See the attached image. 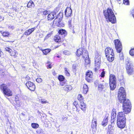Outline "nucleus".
<instances>
[{"label": "nucleus", "instance_id": "obj_1", "mask_svg": "<svg viewBox=\"0 0 134 134\" xmlns=\"http://www.w3.org/2000/svg\"><path fill=\"white\" fill-rule=\"evenodd\" d=\"M125 112L118 113L117 116V123L118 126L121 129L124 128L125 126L126 118L124 114Z\"/></svg>", "mask_w": 134, "mask_h": 134}, {"label": "nucleus", "instance_id": "obj_2", "mask_svg": "<svg viewBox=\"0 0 134 134\" xmlns=\"http://www.w3.org/2000/svg\"><path fill=\"white\" fill-rule=\"evenodd\" d=\"M104 15L107 21L115 23L116 22V19L112 9L108 8L107 10L104 11Z\"/></svg>", "mask_w": 134, "mask_h": 134}, {"label": "nucleus", "instance_id": "obj_3", "mask_svg": "<svg viewBox=\"0 0 134 134\" xmlns=\"http://www.w3.org/2000/svg\"><path fill=\"white\" fill-rule=\"evenodd\" d=\"M126 62V68L127 73L129 75H132L134 73V66L133 65L132 62L127 58Z\"/></svg>", "mask_w": 134, "mask_h": 134}, {"label": "nucleus", "instance_id": "obj_4", "mask_svg": "<svg viewBox=\"0 0 134 134\" xmlns=\"http://www.w3.org/2000/svg\"><path fill=\"white\" fill-rule=\"evenodd\" d=\"M122 109L124 112L126 114L130 113L131 110V104L130 100L128 99H126L122 102Z\"/></svg>", "mask_w": 134, "mask_h": 134}, {"label": "nucleus", "instance_id": "obj_5", "mask_svg": "<svg viewBox=\"0 0 134 134\" xmlns=\"http://www.w3.org/2000/svg\"><path fill=\"white\" fill-rule=\"evenodd\" d=\"M118 97L119 102L122 103L126 99V92L123 87H121L119 90L118 92Z\"/></svg>", "mask_w": 134, "mask_h": 134}, {"label": "nucleus", "instance_id": "obj_6", "mask_svg": "<svg viewBox=\"0 0 134 134\" xmlns=\"http://www.w3.org/2000/svg\"><path fill=\"white\" fill-rule=\"evenodd\" d=\"M100 55L97 53L96 55L95 58V68L96 70H98L99 68L100 64Z\"/></svg>", "mask_w": 134, "mask_h": 134}, {"label": "nucleus", "instance_id": "obj_7", "mask_svg": "<svg viewBox=\"0 0 134 134\" xmlns=\"http://www.w3.org/2000/svg\"><path fill=\"white\" fill-rule=\"evenodd\" d=\"M115 48L118 53L121 52L122 49L121 43L120 41L119 40H116L114 41Z\"/></svg>", "mask_w": 134, "mask_h": 134}, {"label": "nucleus", "instance_id": "obj_8", "mask_svg": "<svg viewBox=\"0 0 134 134\" xmlns=\"http://www.w3.org/2000/svg\"><path fill=\"white\" fill-rule=\"evenodd\" d=\"M93 78V73L92 71H88L86 73L85 79L88 82L92 81Z\"/></svg>", "mask_w": 134, "mask_h": 134}, {"label": "nucleus", "instance_id": "obj_9", "mask_svg": "<svg viewBox=\"0 0 134 134\" xmlns=\"http://www.w3.org/2000/svg\"><path fill=\"white\" fill-rule=\"evenodd\" d=\"M26 85L27 88L30 91H34L35 88V86L34 84L30 81H28L26 83Z\"/></svg>", "mask_w": 134, "mask_h": 134}, {"label": "nucleus", "instance_id": "obj_10", "mask_svg": "<svg viewBox=\"0 0 134 134\" xmlns=\"http://www.w3.org/2000/svg\"><path fill=\"white\" fill-rule=\"evenodd\" d=\"M85 53L86 55H84V54H83V57L85 59V64L86 67L87 66V65H89L90 63V61L89 60L88 54L87 51H85Z\"/></svg>", "mask_w": 134, "mask_h": 134}, {"label": "nucleus", "instance_id": "obj_11", "mask_svg": "<svg viewBox=\"0 0 134 134\" xmlns=\"http://www.w3.org/2000/svg\"><path fill=\"white\" fill-rule=\"evenodd\" d=\"M94 83L96 85H98V88L101 89L105 88V87L107 86L108 85V84L106 83L104 81H103L102 82L99 84L98 83L97 81H96Z\"/></svg>", "mask_w": 134, "mask_h": 134}, {"label": "nucleus", "instance_id": "obj_12", "mask_svg": "<svg viewBox=\"0 0 134 134\" xmlns=\"http://www.w3.org/2000/svg\"><path fill=\"white\" fill-rule=\"evenodd\" d=\"M85 51H87L85 50V49H83L82 48H80L78 49L77 50L76 54L78 57L80 56L81 55H82L83 57V54H84V55H86L85 53Z\"/></svg>", "mask_w": 134, "mask_h": 134}, {"label": "nucleus", "instance_id": "obj_13", "mask_svg": "<svg viewBox=\"0 0 134 134\" xmlns=\"http://www.w3.org/2000/svg\"><path fill=\"white\" fill-rule=\"evenodd\" d=\"M65 15L67 17L70 16L72 14V10L70 7H67L65 11Z\"/></svg>", "mask_w": 134, "mask_h": 134}, {"label": "nucleus", "instance_id": "obj_14", "mask_svg": "<svg viewBox=\"0 0 134 134\" xmlns=\"http://www.w3.org/2000/svg\"><path fill=\"white\" fill-rule=\"evenodd\" d=\"M86 104H85L83 101H81L80 102L79 107L84 112H85L86 111Z\"/></svg>", "mask_w": 134, "mask_h": 134}, {"label": "nucleus", "instance_id": "obj_15", "mask_svg": "<svg viewBox=\"0 0 134 134\" xmlns=\"http://www.w3.org/2000/svg\"><path fill=\"white\" fill-rule=\"evenodd\" d=\"M35 29L36 27H34L26 30L24 33V34L26 36L29 35L31 34Z\"/></svg>", "mask_w": 134, "mask_h": 134}, {"label": "nucleus", "instance_id": "obj_16", "mask_svg": "<svg viewBox=\"0 0 134 134\" xmlns=\"http://www.w3.org/2000/svg\"><path fill=\"white\" fill-rule=\"evenodd\" d=\"M55 14L54 13H51L49 14L47 16V19L48 20H51L53 19L54 17Z\"/></svg>", "mask_w": 134, "mask_h": 134}, {"label": "nucleus", "instance_id": "obj_17", "mask_svg": "<svg viewBox=\"0 0 134 134\" xmlns=\"http://www.w3.org/2000/svg\"><path fill=\"white\" fill-rule=\"evenodd\" d=\"M109 82H116V78L114 75L111 74L109 76Z\"/></svg>", "mask_w": 134, "mask_h": 134}, {"label": "nucleus", "instance_id": "obj_18", "mask_svg": "<svg viewBox=\"0 0 134 134\" xmlns=\"http://www.w3.org/2000/svg\"><path fill=\"white\" fill-rule=\"evenodd\" d=\"M97 121L96 119H93L92 120L91 124V127L93 129H96L97 126Z\"/></svg>", "mask_w": 134, "mask_h": 134}, {"label": "nucleus", "instance_id": "obj_19", "mask_svg": "<svg viewBox=\"0 0 134 134\" xmlns=\"http://www.w3.org/2000/svg\"><path fill=\"white\" fill-rule=\"evenodd\" d=\"M107 60L110 62H112L114 59V54L106 56Z\"/></svg>", "mask_w": 134, "mask_h": 134}, {"label": "nucleus", "instance_id": "obj_20", "mask_svg": "<svg viewBox=\"0 0 134 134\" xmlns=\"http://www.w3.org/2000/svg\"><path fill=\"white\" fill-rule=\"evenodd\" d=\"M116 114L115 109H113L112 110V111L111 113V120H114L115 119L116 117Z\"/></svg>", "mask_w": 134, "mask_h": 134}, {"label": "nucleus", "instance_id": "obj_21", "mask_svg": "<svg viewBox=\"0 0 134 134\" xmlns=\"http://www.w3.org/2000/svg\"><path fill=\"white\" fill-rule=\"evenodd\" d=\"M3 93L5 95H7L8 96H11L12 95L11 91L8 88Z\"/></svg>", "mask_w": 134, "mask_h": 134}, {"label": "nucleus", "instance_id": "obj_22", "mask_svg": "<svg viewBox=\"0 0 134 134\" xmlns=\"http://www.w3.org/2000/svg\"><path fill=\"white\" fill-rule=\"evenodd\" d=\"M116 82H109L111 90H113L115 88L116 86Z\"/></svg>", "mask_w": 134, "mask_h": 134}, {"label": "nucleus", "instance_id": "obj_23", "mask_svg": "<svg viewBox=\"0 0 134 134\" xmlns=\"http://www.w3.org/2000/svg\"><path fill=\"white\" fill-rule=\"evenodd\" d=\"M108 121V116L105 117L102 123V125L103 126H105L107 124Z\"/></svg>", "mask_w": 134, "mask_h": 134}, {"label": "nucleus", "instance_id": "obj_24", "mask_svg": "<svg viewBox=\"0 0 134 134\" xmlns=\"http://www.w3.org/2000/svg\"><path fill=\"white\" fill-rule=\"evenodd\" d=\"M8 88L7 85L5 84H2L0 86V89L3 92V93Z\"/></svg>", "mask_w": 134, "mask_h": 134}, {"label": "nucleus", "instance_id": "obj_25", "mask_svg": "<svg viewBox=\"0 0 134 134\" xmlns=\"http://www.w3.org/2000/svg\"><path fill=\"white\" fill-rule=\"evenodd\" d=\"M83 93L85 94H86L88 90V88L86 84L83 85Z\"/></svg>", "mask_w": 134, "mask_h": 134}, {"label": "nucleus", "instance_id": "obj_26", "mask_svg": "<svg viewBox=\"0 0 134 134\" xmlns=\"http://www.w3.org/2000/svg\"><path fill=\"white\" fill-rule=\"evenodd\" d=\"M58 33L59 35H63V37H64L65 35H66V31L63 29H61L59 30Z\"/></svg>", "mask_w": 134, "mask_h": 134}, {"label": "nucleus", "instance_id": "obj_27", "mask_svg": "<svg viewBox=\"0 0 134 134\" xmlns=\"http://www.w3.org/2000/svg\"><path fill=\"white\" fill-rule=\"evenodd\" d=\"M63 89L65 91L70 90L72 89V87L70 85H65L63 87Z\"/></svg>", "mask_w": 134, "mask_h": 134}, {"label": "nucleus", "instance_id": "obj_28", "mask_svg": "<svg viewBox=\"0 0 134 134\" xmlns=\"http://www.w3.org/2000/svg\"><path fill=\"white\" fill-rule=\"evenodd\" d=\"M54 41L56 42H59L61 41V39L60 36L59 35H56L54 38Z\"/></svg>", "mask_w": 134, "mask_h": 134}, {"label": "nucleus", "instance_id": "obj_29", "mask_svg": "<svg viewBox=\"0 0 134 134\" xmlns=\"http://www.w3.org/2000/svg\"><path fill=\"white\" fill-rule=\"evenodd\" d=\"M35 6V5L34 2L32 1H30L28 2L27 5V7L29 8H31L32 7H34Z\"/></svg>", "mask_w": 134, "mask_h": 134}, {"label": "nucleus", "instance_id": "obj_30", "mask_svg": "<svg viewBox=\"0 0 134 134\" xmlns=\"http://www.w3.org/2000/svg\"><path fill=\"white\" fill-rule=\"evenodd\" d=\"M113 52V49L110 47H107L105 49V54H107L109 52Z\"/></svg>", "mask_w": 134, "mask_h": 134}, {"label": "nucleus", "instance_id": "obj_31", "mask_svg": "<svg viewBox=\"0 0 134 134\" xmlns=\"http://www.w3.org/2000/svg\"><path fill=\"white\" fill-rule=\"evenodd\" d=\"M14 104L15 105V106L17 107H20L21 105V103L19 100H15V102Z\"/></svg>", "mask_w": 134, "mask_h": 134}, {"label": "nucleus", "instance_id": "obj_32", "mask_svg": "<svg viewBox=\"0 0 134 134\" xmlns=\"http://www.w3.org/2000/svg\"><path fill=\"white\" fill-rule=\"evenodd\" d=\"M41 50L44 54L45 55L47 54L50 52L51 50L49 49H46L44 50L41 49Z\"/></svg>", "mask_w": 134, "mask_h": 134}, {"label": "nucleus", "instance_id": "obj_33", "mask_svg": "<svg viewBox=\"0 0 134 134\" xmlns=\"http://www.w3.org/2000/svg\"><path fill=\"white\" fill-rule=\"evenodd\" d=\"M31 126L34 129H37L39 127V125L37 123H33L31 124Z\"/></svg>", "mask_w": 134, "mask_h": 134}, {"label": "nucleus", "instance_id": "obj_34", "mask_svg": "<svg viewBox=\"0 0 134 134\" xmlns=\"http://www.w3.org/2000/svg\"><path fill=\"white\" fill-rule=\"evenodd\" d=\"M83 97L81 94H79L78 95L77 97V99L80 101V102L81 101H83Z\"/></svg>", "mask_w": 134, "mask_h": 134}, {"label": "nucleus", "instance_id": "obj_35", "mask_svg": "<svg viewBox=\"0 0 134 134\" xmlns=\"http://www.w3.org/2000/svg\"><path fill=\"white\" fill-rule=\"evenodd\" d=\"M58 78L60 81H62L64 80V77L63 76L60 75L58 76Z\"/></svg>", "mask_w": 134, "mask_h": 134}, {"label": "nucleus", "instance_id": "obj_36", "mask_svg": "<svg viewBox=\"0 0 134 134\" xmlns=\"http://www.w3.org/2000/svg\"><path fill=\"white\" fill-rule=\"evenodd\" d=\"M64 70H65V74L67 76H69L70 75V74L69 72H68V69L65 68L64 69Z\"/></svg>", "mask_w": 134, "mask_h": 134}, {"label": "nucleus", "instance_id": "obj_37", "mask_svg": "<svg viewBox=\"0 0 134 134\" xmlns=\"http://www.w3.org/2000/svg\"><path fill=\"white\" fill-rule=\"evenodd\" d=\"M130 54L132 56H134V48L131 49L129 52Z\"/></svg>", "mask_w": 134, "mask_h": 134}, {"label": "nucleus", "instance_id": "obj_38", "mask_svg": "<svg viewBox=\"0 0 134 134\" xmlns=\"http://www.w3.org/2000/svg\"><path fill=\"white\" fill-rule=\"evenodd\" d=\"M123 2L124 4L125 5H128L129 4V0H124Z\"/></svg>", "mask_w": 134, "mask_h": 134}, {"label": "nucleus", "instance_id": "obj_39", "mask_svg": "<svg viewBox=\"0 0 134 134\" xmlns=\"http://www.w3.org/2000/svg\"><path fill=\"white\" fill-rule=\"evenodd\" d=\"M9 34V33L8 31L4 32L3 33V35L5 37L8 36Z\"/></svg>", "mask_w": 134, "mask_h": 134}, {"label": "nucleus", "instance_id": "obj_40", "mask_svg": "<svg viewBox=\"0 0 134 134\" xmlns=\"http://www.w3.org/2000/svg\"><path fill=\"white\" fill-rule=\"evenodd\" d=\"M5 74L4 70L3 69L0 70V75H4Z\"/></svg>", "mask_w": 134, "mask_h": 134}, {"label": "nucleus", "instance_id": "obj_41", "mask_svg": "<svg viewBox=\"0 0 134 134\" xmlns=\"http://www.w3.org/2000/svg\"><path fill=\"white\" fill-rule=\"evenodd\" d=\"M5 49L6 51L8 52L9 53H11L12 51V50L11 49L8 47L5 48Z\"/></svg>", "mask_w": 134, "mask_h": 134}, {"label": "nucleus", "instance_id": "obj_42", "mask_svg": "<svg viewBox=\"0 0 134 134\" xmlns=\"http://www.w3.org/2000/svg\"><path fill=\"white\" fill-rule=\"evenodd\" d=\"M36 81L38 83H41L42 81V80L41 78H38L36 79Z\"/></svg>", "mask_w": 134, "mask_h": 134}, {"label": "nucleus", "instance_id": "obj_43", "mask_svg": "<svg viewBox=\"0 0 134 134\" xmlns=\"http://www.w3.org/2000/svg\"><path fill=\"white\" fill-rule=\"evenodd\" d=\"M40 102L42 104H45L48 103L46 100L44 99H41Z\"/></svg>", "mask_w": 134, "mask_h": 134}, {"label": "nucleus", "instance_id": "obj_44", "mask_svg": "<svg viewBox=\"0 0 134 134\" xmlns=\"http://www.w3.org/2000/svg\"><path fill=\"white\" fill-rule=\"evenodd\" d=\"M16 51H12L11 53H10V55L12 56H14L16 54Z\"/></svg>", "mask_w": 134, "mask_h": 134}, {"label": "nucleus", "instance_id": "obj_45", "mask_svg": "<svg viewBox=\"0 0 134 134\" xmlns=\"http://www.w3.org/2000/svg\"><path fill=\"white\" fill-rule=\"evenodd\" d=\"M47 64H48L47 65V68H48L51 69V68L52 66H51V65L50 62H47Z\"/></svg>", "mask_w": 134, "mask_h": 134}, {"label": "nucleus", "instance_id": "obj_46", "mask_svg": "<svg viewBox=\"0 0 134 134\" xmlns=\"http://www.w3.org/2000/svg\"><path fill=\"white\" fill-rule=\"evenodd\" d=\"M48 12L47 10H44L43 12V14L42 15H46L47 14H48Z\"/></svg>", "mask_w": 134, "mask_h": 134}, {"label": "nucleus", "instance_id": "obj_47", "mask_svg": "<svg viewBox=\"0 0 134 134\" xmlns=\"http://www.w3.org/2000/svg\"><path fill=\"white\" fill-rule=\"evenodd\" d=\"M108 128L109 130L108 131H109L113 129V127L111 125H110L108 126Z\"/></svg>", "mask_w": 134, "mask_h": 134}, {"label": "nucleus", "instance_id": "obj_48", "mask_svg": "<svg viewBox=\"0 0 134 134\" xmlns=\"http://www.w3.org/2000/svg\"><path fill=\"white\" fill-rule=\"evenodd\" d=\"M105 72L103 71L100 74V76L101 77H103L105 76Z\"/></svg>", "mask_w": 134, "mask_h": 134}, {"label": "nucleus", "instance_id": "obj_49", "mask_svg": "<svg viewBox=\"0 0 134 134\" xmlns=\"http://www.w3.org/2000/svg\"><path fill=\"white\" fill-rule=\"evenodd\" d=\"M63 53L67 55H69L70 54L69 52V51H64L63 52Z\"/></svg>", "mask_w": 134, "mask_h": 134}, {"label": "nucleus", "instance_id": "obj_50", "mask_svg": "<svg viewBox=\"0 0 134 134\" xmlns=\"http://www.w3.org/2000/svg\"><path fill=\"white\" fill-rule=\"evenodd\" d=\"M114 54V53L113 52H112L111 53L109 52L107 53V54H105L106 56H107L110 55L111 54Z\"/></svg>", "mask_w": 134, "mask_h": 134}, {"label": "nucleus", "instance_id": "obj_51", "mask_svg": "<svg viewBox=\"0 0 134 134\" xmlns=\"http://www.w3.org/2000/svg\"><path fill=\"white\" fill-rule=\"evenodd\" d=\"M132 15L133 16L134 18V9H132L131 12V13Z\"/></svg>", "mask_w": 134, "mask_h": 134}, {"label": "nucleus", "instance_id": "obj_52", "mask_svg": "<svg viewBox=\"0 0 134 134\" xmlns=\"http://www.w3.org/2000/svg\"><path fill=\"white\" fill-rule=\"evenodd\" d=\"M73 104L75 105V107H77L76 106L78 104V103L77 102H75L73 103Z\"/></svg>", "mask_w": 134, "mask_h": 134}, {"label": "nucleus", "instance_id": "obj_53", "mask_svg": "<svg viewBox=\"0 0 134 134\" xmlns=\"http://www.w3.org/2000/svg\"><path fill=\"white\" fill-rule=\"evenodd\" d=\"M15 100H19V98L18 97L17 95L16 96L15 98Z\"/></svg>", "mask_w": 134, "mask_h": 134}, {"label": "nucleus", "instance_id": "obj_54", "mask_svg": "<svg viewBox=\"0 0 134 134\" xmlns=\"http://www.w3.org/2000/svg\"><path fill=\"white\" fill-rule=\"evenodd\" d=\"M3 55V53L0 49V57H1Z\"/></svg>", "mask_w": 134, "mask_h": 134}, {"label": "nucleus", "instance_id": "obj_55", "mask_svg": "<svg viewBox=\"0 0 134 134\" xmlns=\"http://www.w3.org/2000/svg\"><path fill=\"white\" fill-rule=\"evenodd\" d=\"M76 111L77 112L79 113V112L80 111V110L79 109L77 108V107H76Z\"/></svg>", "mask_w": 134, "mask_h": 134}, {"label": "nucleus", "instance_id": "obj_56", "mask_svg": "<svg viewBox=\"0 0 134 134\" xmlns=\"http://www.w3.org/2000/svg\"><path fill=\"white\" fill-rule=\"evenodd\" d=\"M65 83H63V82H62L60 83V85L62 86H63L65 85Z\"/></svg>", "mask_w": 134, "mask_h": 134}, {"label": "nucleus", "instance_id": "obj_57", "mask_svg": "<svg viewBox=\"0 0 134 134\" xmlns=\"http://www.w3.org/2000/svg\"><path fill=\"white\" fill-rule=\"evenodd\" d=\"M69 26L70 28V29H71L72 28V25H71V23L69 24Z\"/></svg>", "mask_w": 134, "mask_h": 134}, {"label": "nucleus", "instance_id": "obj_58", "mask_svg": "<svg viewBox=\"0 0 134 134\" xmlns=\"http://www.w3.org/2000/svg\"><path fill=\"white\" fill-rule=\"evenodd\" d=\"M51 34H48L46 36V37H50L51 36Z\"/></svg>", "mask_w": 134, "mask_h": 134}, {"label": "nucleus", "instance_id": "obj_59", "mask_svg": "<svg viewBox=\"0 0 134 134\" xmlns=\"http://www.w3.org/2000/svg\"><path fill=\"white\" fill-rule=\"evenodd\" d=\"M14 42V41H7L6 42Z\"/></svg>", "mask_w": 134, "mask_h": 134}, {"label": "nucleus", "instance_id": "obj_60", "mask_svg": "<svg viewBox=\"0 0 134 134\" xmlns=\"http://www.w3.org/2000/svg\"><path fill=\"white\" fill-rule=\"evenodd\" d=\"M71 20H70L69 21H68V24H70V23H71Z\"/></svg>", "mask_w": 134, "mask_h": 134}, {"label": "nucleus", "instance_id": "obj_61", "mask_svg": "<svg viewBox=\"0 0 134 134\" xmlns=\"http://www.w3.org/2000/svg\"><path fill=\"white\" fill-rule=\"evenodd\" d=\"M52 25L51 26V27H53V23H51Z\"/></svg>", "mask_w": 134, "mask_h": 134}, {"label": "nucleus", "instance_id": "obj_62", "mask_svg": "<svg viewBox=\"0 0 134 134\" xmlns=\"http://www.w3.org/2000/svg\"><path fill=\"white\" fill-rule=\"evenodd\" d=\"M27 97L26 96H25L24 97V99L25 100L26 99V98H27Z\"/></svg>", "mask_w": 134, "mask_h": 134}, {"label": "nucleus", "instance_id": "obj_63", "mask_svg": "<svg viewBox=\"0 0 134 134\" xmlns=\"http://www.w3.org/2000/svg\"><path fill=\"white\" fill-rule=\"evenodd\" d=\"M21 114L23 116H24L25 115V114L23 113H22Z\"/></svg>", "mask_w": 134, "mask_h": 134}, {"label": "nucleus", "instance_id": "obj_64", "mask_svg": "<svg viewBox=\"0 0 134 134\" xmlns=\"http://www.w3.org/2000/svg\"><path fill=\"white\" fill-rule=\"evenodd\" d=\"M57 57L58 58H59V56H57Z\"/></svg>", "mask_w": 134, "mask_h": 134}]
</instances>
